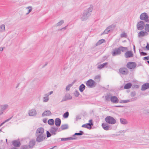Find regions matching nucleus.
<instances>
[{"mask_svg": "<svg viewBox=\"0 0 149 149\" xmlns=\"http://www.w3.org/2000/svg\"><path fill=\"white\" fill-rule=\"evenodd\" d=\"M84 134V132L82 131H80L79 133H76L73 135V136H74L75 135H81Z\"/></svg>", "mask_w": 149, "mask_h": 149, "instance_id": "38", "label": "nucleus"}, {"mask_svg": "<svg viewBox=\"0 0 149 149\" xmlns=\"http://www.w3.org/2000/svg\"><path fill=\"white\" fill-rule=\"evenodd\" d=\"M110 31L108 29H107V28L104 31V32L101 34V35L107 34H108L109 32Z\"/></svg>", "mask_w": 149, "mask_h": 149, "instance_id": "40", "label": "nucleus"}, {"mask_svg": "<svg viewBox=\"0 0 149 149\" xmlns=\"http://www.w3.org/2000/svg\"><path fill=\"white\" fill-rule=\"evenodd\" d=\"M68 100V99H67L66 97H65V96L63 98V99L62 100L61 102H63L64 101H65L67 100Z\"/></svg>", "mask_w": 149, "mask_h": 149, "instance_id": "57", "label": "nucleus"}, {"mask_svg": "<svg viewBox=\"0 0 149 149\" xmlns=\"http://www.w3.org/2000/svg\"><path fill=\"white\" fill-rule=\"evenodd\" d=\"M92 120H89V123H93L92 122Z\"/></svg>", "mask_w": 149, "mask_h": 149, "instance_id": "62", "label": "nucleus"}, {"mask_svg": "<svg viewBox=\"0 0 149 149\" xmlns=\"http://www.w3.org/2000/svg\"><path fill=\"white\" fill-rule=\"evenodd\" d=\"M127 36V35L125 32H123L120 35V37L121 38H125Z\"/></svg>", "mask_w": 149, "mask_h": 149, "instance_id": "48", "label": "nucleus"}, {"mask_svg": "<svg viewBox=\"0 0 149 149\" xmlns=\"http://www.w3.org/2000/svg\"><path fill=\"white\" fill-rule=\"evenodd\" d=\"M86 86L83 84H81L79 87V90L81 92H82L85 89Z\"/></svg>", "mask_w": 149, "mask_h": 149, "instance_id": "28", "label": "nucleus"}, {"mask_svg": "<svg viewBox=\"0 0 149 149\" xmlns=\"http://www.w3.org/2000/svg\"><path fill=\"white\" fill-rule=\"evenodd\" d=\"M37 114V112L35 109H32L29 112V116H36Z\"/></svg>", "mask_w": 149, "mask_h": 149, "instance_id": "17", "label": "nucleus"}, {"mask_svg": "<svg viewBox=\"0 0 149 149\" xmlns=\"http://www.w3.org/2000/svg\"><path fill=\"white\" fill-rule=\"evenodd\" d=\"M90 15V14L89 12H85L84 11L83 15L81 17V19L83 21H84L86 20L88 18V17Z\"/></svg>", "mask_w": 149, "mask_h": 149, "instance_id": "9", "label": "nucleus"}, {"mask_svg": "<svg viewBox=\"0 0 149 149\" xmlns=\"http://www.w3.org/2000/svg\"><path fill=\"white\" fill-rule=\"evenodd\" d=\"M45 96L43 97V102H45L48 101L49 100V97L48 96Z\"/></svg>", "mask_w": 149, "mask_h": 149, "instance_id": "35", "label": "nucleus"}, {"mask_svg": "<svg viewBox=\"0 0 149 149\" xmlns=\"http://www.w3.org/2000/svg\"><path fill=\"white\" fill-rule=\"evenodd\" d=\"M143 59L144 60H149V56L145 57L143 58Z\"/></svg>", "mask_w": 149, "mask_h": 149, "instance_id": "56", "label": "nucleus"}, {"mask_svg": "<svg viewBox=\"0 0 149 149\" xmlns=\"http://www.w3.org/2000/svg\"><path fill=\"white\" fill-rule=\"evenodd\" d=\"M120 120L121 123L125 125L128 123L126 119L123 118H120Z\"/></svg>", "mask_w": 149, "mask_h": 149, "instance_id": "29", "label": "nucleus"}, {"mask_svg": "<svg viewBox=\"0 0 149 149\" xmlns=\"http://www.w3.org/2000/svg\"><path fill=\"white\" fill-rule=\"evenodd\" d=\"M43 122L45 123H46L47 122V119H43Z\"/></svg>", "mask_w": 149, "mask_h": 149, "instance_id": "61", "label": "nucleus"}, {"mask_svg": "<svg viewBox=\"0 0 149 149\" xmlns=\"http://www.w3.org/2000/svg\"><path fill=\"white\" fill-rule=\"evenodd\" d=\"M146 48L147 50H149V44H147L146 46Z\"/></svg>", "mask_w": 149, "mask_h": 149, "instance_id": "58", "label": "nucleus"}, {"mask_svg": "<svg viewBox=\"0 0 149 149\" xmlns=\"http://www.w3.org/2000/svg\"><path fill=\"white\" fill-rule=\"evenodd\" d=\"M136 63L132 62H128L127 64V67L130 69H134L136 67Z\"/></svg>", "mask_w": 149, "mask_h": 149, "instance_id": "8", "label": "nucleus"}, {"mask_svg": "<svg viewBox=\"0 0 149 149\" xmlns=\"http://www.w3.org/2000/svg\"><path fill=\"white\" fill-rule=\"evenodd\" d=\"M107 64L108 63L106 62L102 64L99 65L97 66V68L99 69H101L104 68V67L107 65Z\"/></svg>", "mask_w": 149, "mask_h": 149, "instance_id": "24", "label": "nucleus"}, {"mask_svg": "<svg viewBox=\"0 0 149 149\" xmlns=\"http://www.w3.org/2000/svg\"><path fill=\"white\" fill-rule=\"evenodd\" d=\"M73 84H71L68 85L66 87V91H69L70 88L72 86Z\"/></svg>", "mask_w": 149, "mask_h": 149, "instance_id": "47", "label": "nucleus"}, {"mask_svg": "<svg viewBox=\"0 0 149 149\" xmlns=\"http://www.w3.org/2000/svg\"><path fill=\"white\" fill-rule=\"evenodd\" d=\"M140 54L143 56H145L147 55V54L143 52H140Z\"/></svg>", "mask_w": 149, "mask_h": 149, "instance_id": "55", "label": "nucleus"}, {"mask_svg": "<svg viewBox=\"0 0 149 149\" xmlns=\"http://www.w3.org/2000/svg\"><path fill=\"white\" fill-rule=\"evenodd\" d=\"M36 136L37 137L36 141L38 142H40L43 141L46 137V135L45 134L36 135Z\"/></svg>", "mask_w": 149, "mask_h": 149, "instance_id": "7", "label": "nucleus"}, {"mask_svg": "<svg viewBox=\"0 0 149 149\" xmlns=\"http://www.w3.org/2000/svg\"><path fill=\"white\" fill-rule=\"evenodd\" d=\"M10 149H17L15 147H13L11 148Z\"/></svg>", "mask_w": 149, "mask_h": 149, "instance_id": "64", "label": "nucleus"}, {"mask_svg": "<svg viewBox=\"0 0 149 149\" xmlns=\"http://www.w3.org/2000/svg\"><path fill=\"white\" fill-rule=\"evenodd\" d=\"M93 125V123H88L84 124L82 126V127L90 129L91 128V126Z\"/></svg>", "mask_w": 149, "mask_h": 149, "instance_id": "18", "label": "nucleus"}, {"mask_svg": "<svg viewBox=\"0 0 149 149\" xmlns=\"http://www.w3.org/2000/svg\"><path fill=\"white\" fill-rule=\"evenodd\" d=\"M75 138L73 137H68L65 138H61V140L63 141H66L68 140H72L76 139Z\"/></svg>", "mask_w": 149, "mask_h": 149, "instance_id": "25", "label": "nucleus"}, {"mask_svg": "<svg viewBox=\"0 0 149 149\" xmlns=\"http://www.w3.org/2000/svg\"><path fill=\"white\" fill-rule=\"evenodd\" d=\"M48 123L49 125H52L54 123V121L53 119H50L48 120Z\"/></svg>", "mask_w": 149, "mask_h": 149, "instance_id": "36", "label": "nucleus"}, {"mask_svg": "<svg viewBox=\"0 0 149 149\" xmlns=\"http://www.w3.org/2000/svg\"><path fill=\"white\" fill-rule=\"evenodd\" d=\"M105 120L107 123L112 125L116 123V121L115 119L111 116L107 117L105 118Z\"/></svg>", "mask_w": 149, "mask_h": 149, "instance_id": "3", "label": "nucleus"}, {"mask_svg": "<svg viewBox=\"0 0 149 149\" xmlns=\"http://www.w3.org/2000/svg\"><path fill=\"white\" fill-rule=\"evenodd\" d=\"M136 95L135 93L134 92H132L131 93V96L132 97H134Z\"/></svg>", "mask_w": 149, "mask_h": 149, "instance_id": "54", "label": "nucleus"}, {"mask_svg": "<svg viewBox=\"0 0 149 149\" xmlns=\"http://www.w3.org/2000/svg\"><path fill=\"white\" fill-rule=\"evenodd\" d=\"M127 49V47L120 46L113 49L111 52V54L113 56L120 55L121 54V52H124Z\"/></svg>", "mask_w": 149, "mask_h": 149, "instance_id": "1", "label": "nucleus"}, {"mask_svg": "<svg viewBox=\"0 0 149 149\" xmlns=\"http://www.w3.org/2000/svg\"><path fill=\"white\" fill-rule=\"evenodd\" d=\"M80 118L79 117V116H77L76 118V121L78 120Z\"/></svg>", "mask_w": 149, "mask_h": 149, "instance_id": "59", "label": "nucleus"}, {"mask_svg": "<svg viewBox=\"0 0 149 149\" xmlns=\"http://www.w3.org/2000/svg\"><path fill=\"white\" fill-rule=\"evenodd\" d=\"M5 31V26L4 24H1L0 26V32L2 33Z\"/></svg>", "mask_w": 149, "mask_h": 149, "instance_id": "26", "label": "nucleus"}, {"mask_svg": "<svg viewBox=\"0 0 149 149\" xmlns=\"http://www.w3.org/2000/svg\"><path fill=\"white\" fill-rule=\"evenodd\" d=\"M52 113L51 111L49 110L45 111L42 114V116H48L51 115Z\"/></svg>", "mask_w": 149, "mask_h": 149, "instance_id": "22", "label": "nucleus"}, {"mask_svg": "<svg viewBox=\"0 0 149 149\" xmlns=\"http://www.w3.org/2000/svg\"><path fill=\"white\" fill-rule=\"evenodd\" d=\"M149 88V83H146L143 84L142 86L141 90L142 91H144Z\"/></svg>", "mask_w": 149, "mask_h": 149, "instance_id": "19", "label": "nucleus"}, {"mask_svg": "<svg viewBox=\"0 0 149 149\" xmlns=\"http://www.w3.org/2000/svg\"><path fill=\"white\" fill-rule=\"evenodd\" d=\"M55 125L57 127L59 126L61 124V120L59 118H56L55 120Z\"/></svg>", "mask_w": 149, "mask_h": 149, "instance_id": "21", "label": "nucleus"}, {"mask_svg": "<svg viewBox=\"0 0 149 149\" xmlns=\"http://www.w3.org/2000/svg\"><path fill=\"white\" fill-rule=\"evenodd\" d=\"M3 48H1L0 51H3Z\"/></svg>", "mask_w": 149, "mask_h": 149, "instance_id": "63", "label": "nucleus"}, {"mask_svg": "<svg viewBox=\"0 0 149 149\" xmlns=\"http://www.w3.org/2000/svg\"><path fill=\"white\" fill-rule=\"evenodd\" d=\"M147 13H143L141 14L140 18L141 20H144L146 22H149V19Z\"/></svg>", "mask_w": 149, "mask_h": 149, "instance_id": "4", "label": "nucleus"}, {"mask_svg": "<svg viewBox=\"0 0 149 149\" xmlns=\"http://www.w3.org/2000/svg\"><path fill=\"white\" fill-rule=\"evenodd\" d=\"M145 24L144 22L142 21H140L137 23L136 27L138 30H142L145 28Z\"/></svg>", "mask_w": 149, "mask_h": 149, "instance_id": "6", "label": "nucleus"}, {"mask_svg": "<svg viewBox=\"0 0 149 149\" xmlns=\"http://www.w3.org/2000/svg\"><path fill=\"white\" fill-rule=\"evenodd\" d=\"M65 96L66 97L67 99H68V100H70L72 98V97L69 94H66L65 95Z\"/></svg>", "mask_w": 149, "mask_h": 149, "instance_id": "44", "label": "nucleus"}, {"mask_svg": "<svg viewBox=\"0 0 149 149\" xmlns=\"http://www.w3.org/2000/svg\"><path fill=\"white\" fill-rule=\"evenodd\" d=\"M144 29L147 32H149V23H147L145 24Z\"/></svg>", "mask_w": 149, "mask_h": 149, "instance_id": "34", "label": "nucleus"}, {"mask_svg": "<svg viewBox=\"0 0 149 149\" xmlns=\"http://www.w3.org/2000/svg\"><path fill=\"white\" fill-rule=\"evenodd\" d=\"M36 143V141L35 140H32L30 141L29 147V148H32L34 146Z\"/></svg>", "mask_w": 149, "mask_h": 149, "instance_id": "20", "label": "nucleus"}, {"mask_svg": "<svg viewBox=\"0 0 149 149\" xmlns=\"http://www.w3.org/2000/svg\"><path fill=\"white\" fill-rule=\"evenodd\" d=\"M86 84L89 88H92L96 86L97 83L93 79H90L86 81Z\"/></svg>", "mask_w": 149, "mask_h": 149, "instance_id": "2", "label": "nucleus"}, {"mask_svg": "<svg viewBox=\"0 0 149 149\" xmlns=\"http://www.w3.org/2000/svg\"><path fill=\"white\" fill-rule=\"evenodd\" d=\"M74 95L75 97H77L79 95V93L78 91H76L74 92Z\"/></svg>", "mask_w": 149, "mask_h": 149, "instance_id": "49", "label": "nucleus"}, {"mask_svg": "<svg viewBox=\"0 0 149 149\" xmlns=\"http://www.w3.org/2000/svg\"><path fill=\"white\" fill-rule=\"evenodd\" d=\"M26 8L29 9L28 12L26 13V15H27L31 11L32 8V7L31 6H29L27 7Z\"/></svg>", "mask_w": 149, "mask_h": 149, "instance_id": "45", "label": "nucleus"}, {"mask_svg": "<svg viewBox=\"0 0 149 149\" xmlns=\"http://www.w3.org/2000/svg\"><path fill=\"white\" fill-rule=\"evenodd\" d=\"M69 115V112L67 111L63 114V117L65 118H67L68 117Z\"/></svg>", "mask_w": 149, "mask_h": 149, "instance_id": "41", "label": "nucleus"}, {"mask_svg": "<svg viewBox=\"0 0 149 149\" xmlns=\"http://www.w3.org/2000/svg\"><path fill=\"white\" fill-rule=\"evenodd\" d=\"M102 128L105 130L107 131L110 130L111 128L108 125L107 123H103L102 124Z\"/></svg>", "mask_w": 149, "mask_h": 149, "instance_id": "15", "label": "nucleus"}, {"mask_svg": "<svg viewBox=\"0 0 149 149\" xmlns=\"http://www.w3.org/2000/svg\"><path fill=\"white\" fill-rule=\"evenodd\" d=\"M93 8L92 6H90L88 9V10H85V12H89L90 13V15L91 14V12H92V11L93 10Z\"/></svg>", "mask_w": 149, "mask_h": 149, "instance_id": "42", "label": "nucleus"}, {"mask_svg": "<svg viewBox=\"0 0 149 149\" xmlns=\"http://www.w3.org/2000/svg\"><path fill=\"white\" fill-rule=\"evenodd\" d=\"M148 35V33L145 30V31H141L138 33V36L139 37H143Z\"/></svg>", "mask_w": 149, "mask_h": 149, "instance_id": "14", "label": "nucleus"}, {"mask_svg": "<svg viewBox=\"0 0 149 149\" xmlns=\"http://www.w3.org/2000/svg\"><path fill=\"white\" fill-rule=\"evenodd\" d=\"M29 146H28L26 145H24L22 146V149H27L28 148Z\"/></svg>", "mask_w": 149, "mask_h": 149, "instance_id": "51", "label": "nucleus"}, {"mask_svg": "<svg viewBox=\"0 0 149 149\" xmlns=\"http://www.w3.org/2000/svg\"><path fill=\"white\" fill-rule=\"evenodd\" d=\"M58 129V128L56 127H52L49 129V131L52 134L55 135Z\"/></svg>", "mask_w": 149, "mask_h": 149, "instance_id": "16", "label": "nucleus"}, {"mask_svg": "<svg viewBox=\"0 0 149 149\" xmlns=\"http://www.w3.org/2000/svg\"><path fill=\"white\" fill-rule=\"evenodd\" d=\"M44 132V129L42 127H40L38 128L37 130L36 136L40 134H43Z\"/></svg>", "mask_w": 149, "mask_h": 149, "instance_id": "12", "label": "nucleus"}, {"mask_svg": "<svg viewBox=\"0 0 149 149\" xmlns=\"http://www.w3.org/2000/svg\"><path fill=\"white\" fill-rule=\"evenodd\" d=\"M64 23V21L61 20L59 22L56 24V26H60Z\"/></svg>", "mask_w": 149, "mask_h": 149, "instance_id": "43", "label": "nucleus"}, {"mask_svg": "<svg viewBox=\"0 0 149 149\" xmlns=\"http://www.w3.org/2000/svg\"><path fill=\"white\" fill-rule=\"evenodd\" d=\"M53 93V91H51L49 93H47L45 95V96H49V95H51Z\"/></svg>", "mask_w": 149, "mask_h": 149, "instance_id": "53", "label": "nucleus"}, {"mask_svg": "<svg viewBox=\"0 0 149 149\" xmlns=\"http://www.w3.org/2000/svg\"><path fill=\"white\" fill-rule=\"evenodd\" d=\"M105 42V40L104 39H101L99 40L96 43V45L97 46L98 45H100L102 44V43Z\"/></svg>", "mask_w": 149, "mask_h": 149, "instance_id": "30", "label": "nucleus"}, {"mask_svg": "<svg viewBox=\"0 0 149 149\" xmlns=\"http://www.w3.org/2000/svg\"><path fill=\"white\" fill-rule=\"evenodd\" d=\"M131 101L129 100H121L119 102L121 103H125L129 102Z\"/></svg>", "mask_w": 149, "mask_h": 149, "instance_id": "39", "label": "nucleus"}, {"mask_svg": "<svg viewBox=\"0 0 149 149\" xmlns=\"http://www.w3.org/2000/svg\"><path fill=\"white\" fill-rule=\"evenodd\" d=\"M120 73L122 74L126 75L128 73V69L125 68H120L119 70Z\"/></svg>", "mask_w": 149, "mask_h": 149, "instance_id": "10", "label": "nucleus"}, {"mask_svg": "<svg viewBox=\"0 0 149 149\" xmlns=\"http://www.w3.org/2000/svg\"><path fill=\"white\" fill-rule=\"evenodd\" d=\"M68 26V25L67 26H65V27H64L63 28H62L61 29V30H62V29H66L67 28V27Z\"/></svg>", "mask_w": 149, "mask_h": 149, "instance_id": "60", "label": "nucleus"}, {"mask_svg": "<svg viewBox=\"0 0 149 149\" xmlns=\"http://www.w3.org/2000/svg\"><path fill=\"white\" fill-rule=\"evenodd\" d=\"M47 137H49L51 136V134L49 132L47 131Z\"/></svg>", "mask_w": 149, "mask_h": 149, "instance_id": "52", "label": "nucleus"}, {"mask_svg": "<svg viewBox=\"0 0 149 149\" xmlns=\"http://www.w3.org/2000/svg\"><path fill=\"white\" fill-rule=\"evenodd\" d=\"M12 143L13 146L16 147H19L21 145L19 141L16 140H15L13 141Z\"/></svg>", "mask_w": 149, "mask_h": 149, "instance_id": "23", "label": "nucleus"}, {"mask_svg": "<svg viewBox=\"0 0 149 149\" xmlns=\"http://www.w3.org/2000/svg\"><path fill=\"white\" fill-rule=\"evenodd\" d=\"M9 107L8 104H3L0 105V115L3 114Z\"/></svg>", "mask_w": 149, "mask_h": 149, "instance_id": "5", "label": "nucleus"}, {"mask_svg": "<svg viewBox=\"0 0 149 149\" xmlns=\"http://www.w3.org/2000/svg\"><path fill=\"white\" fill-rule=\"evenodd\" d=\"M110 101L114 103H117L119 102L118 97L115 96H112L110 97Z\"/></svg>", "mask_w": 149, "mask_h": 149, "instance_id": "11", "label": "nucleus"}, {"mask_svg": "<svg viewBox=\"0 0 149 149\" xmlns=\"http://www.w3.org/2000/svg\"><path fill=\"white\" fill-rule=\"evenodd\" d=\"M68 126L67 124H64L61 125V128L62 130H65L68 128Z\"/></svg>", "mask_w": 149, "mask_h": 149, "instance_id": "33", "label": "nucleus"}, {"mask_svg": "<svg viewBox=\"0 0 149 149\" xmlns=\"http://www.w3.org/2000/svg\"><path fill=\"white\" fill-rule=\"evenodd\" d=\"M100 75H97L95 77L94 79L96 82H99L100 81Z\"/></svg>", "mask_w": 149, "mask_h": 149, "instance_id": "32", "label": "nucleus"}, {"mask_svg": "<svg viewBox=\"0 0 149 149\" xmlns=\"http://www.w3.org/2000/svg\"><path fill=\"white\" fill-rule=\"evenodd\" d=\"M116 27V25L114 24H113L108 26L107 27V29L109 30L110 31L111 30H113Z\"/></svg>", "mask_w": 149, "mask_h": 149, "instance_id": "27", "label": "nucleus"}, {"mask_svg": "<svg viewBox=\"0 0 149 149\" xmlns=\"http://www.w3.org/2000/svg\"><path fill=\"white\" fill-rule=\"evenodd\" d=\"M110 97L109 95H107L105 96V100L106 101H109L110 100Z\"/></svg>", "mask_w": 149, "mask_h": 149, "instance_id": "37", "label": "nucleus"}, {"mask_svg": "<svg viewBox=\"0 0 149 149\" xmlns=\"http://www.w3.org/2000/svg\"><path fill=\"white\" fill-rule=\"evenodd\" d=\"M132 86V84L130 83H128L126 84L124 86V88L125 89H128L130 88Z\"/></svg>", "mask_w": 149, "mask_h": 149, "instance_id": "31", "label": "nucleus"}, {"mask_svg": "<svg viewBox=\"0 0 149 149\" xmlns=\"http://www.w3.org/2000/svg\"><path fill=\"white\" fill-rule=\"evenodd\" d=\"M143 112L145 114H148L149 113V110L145 109L143 110Z\"/></svg>", "mask_w": 149, "mask_h": 149, "instance_id": "50", "label": "nucleus"}, {"mask_svg": "<svg viewBox=\"0 0 149 149\" xmlns=\"http://www.w3.org/2000/svg\"><path fill=\"white\" fill-rule=\"evenodd\" d=\"M124 55L125 58H128L132 57L133 54L131 51H128L125 53Z\"/></svg>", "mask_w": 149, "mask_h": 149, "instance_id": "13", "label": "nucleus"}, {"mask_svg": "<svg viewBox=\"0 0 149 149\" xmlns=\"http://www.w3.org/2000/svg\"><path fill=\"white\" fill-rule=\"evenodd\" d=\"M12 118V117L10 118H9L8 119H7L6 120L4 121V122H3V123H2L0 125V127H1L2 125L3 124H4L5 123L8 122L9 120H10L11 118Z\"/></svg>", "mask_w": 149, "mask_h": 149, "instance_id": "46", "label": "nucleus"}]
</instances>
